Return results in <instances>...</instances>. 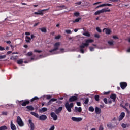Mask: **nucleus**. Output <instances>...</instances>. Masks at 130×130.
Instances as JSON below:
<instances>
[{
    "mask_svg": "<svg viewBox=\"0 0 130 130\" xmlns=\"http://www.w3.org/2000/svg\"><path fill=\"white\" fill-rule=\"evenodd\" d=\"M39 23H36L34 24V27H36V26H38Z\"/></svg>",
    "mask_w": 130,
    "mask_h": 130,
    "instance_id": "obj_63",
    "label": "nucleus"
},
{
    "mask_svg": "<svg viewBox=\"0 0 130 130\" xmlns=\"http://www.w3.org/2000/svg\"><path fill=\"white\" fill-rule=\"evenodd\" d=\"M39 119L40 120H46L47 119V116L45 115H42L39 116Z\"/></svg>",
    "mask_w": 130,
    "mask_h": 130,
    "instance_id": "obj_10",
    "label": "nucleus"
},
{
    "mask_svg": "<svg viewBox=\"0 0 130 130\" xmlns=\"http://www.w3.org/2000/svg\"><path fill=\"white\" fill-rule=\"evenodd\" d=\"M29 103H30V102L29 101H26L25 102H23L22 104V106H26V105H27V104H29Z\"/></svg>",
    "mask_w": 130,
    "mask_h": 130,
    "instance_id": "obj_23",
    "label": "nucleus"
},
{
    "mask_svg": "<svg viewBox=\"0 0 130 130\" xmlns=\"http://www.w3.org/2000/svg\"><path fill=\"white\" fill-rule=\"evenodd\" d=\"M95 111L96 114H100L101 112V109L98 108V107H96L95 108Z\"/></svg>",
    "mask_w": 130,
    "mask_h": 130,
    "instance_id": "obj_14",
    "label": "nucleus"
},
{
    "mask_svg": "<svg viewBox=\"0 0 130 130\" xmlns=\"http://www.w3.org/2000/svg\"><path fill=\"white\" fill-rule=\"evenodd\" d=\"M28 122H29V126L30 127V130H34L35 129V126L34 125V123H33V122H32V120L29 119L28 120Z\"/></svg>",
    "mask_w": 130,
    "mask_h": 130,
    "instance_id": "obj_7",
    "label": "nucleus"
},
{
    "mask_svg": "<svg viewBox=\"0 0 130 130\" xmlns=\"http://www.w3.org/2000/svg\"><path fill=\"white\" fill-rule=\"evenodd\" d=\"M96 31H98V32L99 33H101V32H102L101 29L100 28H99V27H97L96 28Z\"/></svg>",
    "mask_w": 130,
    "mask_h": 130,
    "instance_id": "obj_36",
    "label": "nucleus"
},
{
    "mask_svg": "<svg viewBox=\"0 0 130 130\" xmlns=\"http://www.w3.org/2000/svg\"><path fill=\"white\" fill-rule=\"evenodd\" d=\"M110 9H107L106 8H104L101 10H99L97 11H96L94 15V16H97L98 15H100V14H103V13H106V12H110Z\"/></svg>",
    "mask_w": 130,
    "mask_h": 130,
    "instance_id": "obj_3",
    "label": "nucleus"
},
{
    "mask_svg": "<svg viewBox=\"0 0 130 130\" xmlns=\"http://www.w3.org/2000/svg\"><path fill=\"white\" fill-rule=\"evenodd\" d=\"M16 58H16V56H13L11 57L10 59H11L12 60H15V59H16Z\"/></svg>",
    "mask_w": 130,
    "mask_h": 130,
    "instance_id": "obj_48",
    "label": "nucleus"
},
{
    "mask_svg": "<svg viewBox=\"0 0 130 130\" xmlns=\"http://www.w3.org/2000/svg\"><path fill=\"white\" fill-rule=\"evenodd\" d=\"M66 52V51H64V49H63V48L60 49L59 53H63V52Z\"/></svg>",
    "mask_w": 130,
    "mask_h": 130,
    "instance_id": "obj_35",
    "label": "nucleus"
},
{
    "mask_svg": "<svg viewBox=\"0 0 130 130\" xmlns=\"http://www.w3.org/2000/svg\"><path fill=\"white\" fill-rule=\"evenodd\" d=\"M40 112L42 113V112H45V111H47V108H42L40 110Z\"/></svg>",
    "mask_w": 130,
    "mask_h": 130,
    "instance_id": "obj_22",
    "label": "nucleus"
},
{
    "mask_svg": "<svg viewBox=\"0 0 130 130\" xmlns=\"http://www.w3.org/2000/svg\"><path fill=\"white\" fill-rule=\"evenodd\" d=\"M120 84L121 89H122L123 90V89L126 88L127 86V83H126V82H121Z\"/></svg>",
    "mask_w": 130,
    "mask_h": 130,
    "instance_id": "obj_11",
    "label": "nucleus"
},
{
    "mask_svg": "<svg viewBox=\"0 0 130 130\" xmlns=\"http://www.w3.org/2000/svg\"><path fill=\"white\" fill-rule=\"evenodd\" d=\"M88 110L89 111H90L91 112H94V107H93L92 106H90L88 108Z\"/></svg>",
    "mask_w": 130,
    "mask_h": 130,
    "instance_id": "obj_25",
    "label": "nucleus"
},
{
    "mask_svg": "<svg viewBox=\"0 0 130 130\" xmlns=\"http://www.w3.org/2000/svg\"><path fill=\"white\" fill-rule=\"evenodd\" d=\"M2 115H7L8 114V112H2Z\"/></svg>",
    "mask_w": 130,
    "mask_h": 130,
    "instance_id": "obj_50",
    "label": "nucleus"
},
{
    "mask_svg": "<svg viewBox=\"0 0 130 130\" xmlns=\"http://www.w3.org/2000/svg\"><path fill=\"white\" fill-rule=\"evenodd\" d=\"M34 38H35V36H34V35H31L30 39H33Z\"/></svg>",
    "mask_w": 130,
    "mask_h": 130,
    "instance_id": "obj_62",
    "label": "nucleus"
},
{
    "mask_svg": "<svg viewBox=\"0 0 130 130\" xmlns=\"http://www.w3.org/2000/svg\"><path fill=\"white\" fill-rule=\"evenodd\" d=\"M104 128L103 127V125H101L100 126L99 130H104Z\"/></svg>",
    "mask_w": 130,
    "mask_h": 130,
    "instance_id": "obj_51",
    "label": "nucleus"
},
{
    "mask_svg": "<svg viewBox=\"0 0 130 130\" xmlns=\"http://www.w3.org/2000/svg\"><path fill=\"white\" fill-rule=\"evenodd\" d=\"M65 107L66 109L69 112H71L72 111V107H74V104L73 103L70 104L67 102L65 104Z\"/></svg>",
    "mask_w": 130,
    "mask_h": 130,
    "instance_id": "obj_4",
    "label": "nucleus"
},
{
    "mask_svg": "<svg viewBox=\"0 0 130 130\" xmlns=\"http://www.w3.org/2000/svg\"><path fill=\"white\" fill-rule=\"evenodd\" d=\"M114 41H109L108 42V43L109 44V45H113Z\"/></svg>",
    "mask_w": 130,
    "mask_h": 130,
    "instance_id": "obj_34",
    "label": "nucleus"
},
{
    "mask_svg": "<svg viewBox=\"0 0 130 130\" xmlns=\"http://www.w3.org/2000/svg\"><path fill=\"white\" fill-rule=\"evenodd\" d=\"M25 39L26 42L30 43V41H31V38L28 36L25 37Z\"/></svg>",
    "mask_w": 130,
    "mask_h": 130,
    "instance_id": "obj_21",
    "label": "nucleus"
},
{
    "mask_svg": "<svg viewBox=\"0 0 130 130\" xmlns=\"http://www.w3.org/2000/svg\"><path fill=\"white\" fill-rule=\"evenodd\" d=\"M41 30L42 31V32H44V33H45L46 32V28H41Z\"/></svg>",
    "mask_w": 130,
    "mask_h": 130,
    "instance_id": "obj_41",
    "label": "nucleus"
},
{
    "mask_svg": "<svg viewBox=\"0 0 130 130\" xmlns=\"http://www.w3.org/2000/svg\"><path fill=\"white\" fill-rule=\"evenodd\" d=\"M65 32L67 33V34H71V33H72L71 30H65Z\"/></svg>",
    "mask_w": 130,
    "mask_h": 130,
    "instance_id": "obj_45",
    "label": "nucleus"
},
{
    "mask_svg": "<svg viewBox=\"0 0 130 130\" xmlns=\"http://www.w3.org/2000/svg\"><path fill=\"white\" fill-rule=\"evenodd\" d=\"M95 99L96 101H99V95H95Z\"/></svg>",
    "mask_w": 130,
    "mask_h": 130,
    "instance_id": "obj_42",
    "label": "nucleus"
},
{
    "mask_svg": "<svg viewBox=\"0 0 130 130\" xmlns=\"http://www.w3.org/2000/svg\"><path fill=\"white\" fill-rule=\"evenodd\" d=\"M38 12L39 13V15H43V11L42 10H39Z\"/></svg>",
    "mask_w": 130,
    "mask_h": 130,
    "instance_id": "obj_39",
    "label": "nucleus"
},
{
    "mask_svg": "<svg viewBox=\"0 0 130 130\" xmlns=\"http://www.w3.org/2000/svg\"><path fill=\"white\" fill-rule=\"evenodd\" d=\"M62 110V107H60L58 109L56 110L55 112L56 113H57V114H58V113H59V112H60V111H61Z\"/></svg>",
    "mask_w": 130,
    "mask_h": 130,
    "instance_id": "obj_18",
    "label": "nucleus"
},
{
    "mask_svg": "<svg viewBox=\"0 0 130 130\" xmlns=\"http://www.w3.org/2000/svg\"><path fill=\"white\" fill-rule=\"evenodd\" d=\"M74 16H75V17H79L80 16V13L79 12H75Z\"/></svg>",
    "mask_w": 130,
    "mask_h": 130,
    "instance_id": "obj_37",
    "label": "nucleus"
},
{
    "mask_svg": "<svg viewBox=\"0 0 130 130\" xmlns=\"http://www.w3.org/2000/svg\"><path fill=\"white\" fill-rule=\"evenodd\" d=\"M25 35H30V32H25Z\"/></svg>",
    "mask_w": 130,
    "mask_h": 130,
    "instance_id": "obj_64",
    "label": "nucleus"
},
{
    "mask_svg": "<svg viewBox=\"0 0 130 130\" xmlns=\"http://www.w3.org/2000/svg\"><path fill=\"white\" fill-rule=\"evenodd\" d=\"M103 32H105V33H106V34H110V33H111V30H110V29L109 28H104L103 29Z\"/></svg>",
    "mask_w": 130,
    "mask_h": 130,
    "instance_id": "obj_12",
    "label": "nucleus"
},
{
    "mask_svg": "<svg viewBox=\"0 0 130 130\" xmlns=\"http://www.w3.org/2000/svg\"><path fill=\"white\" fill-rule=\"evenodd\" d=\"M75 110L76 112H82V108L75 107Z\"/></svg>",
    "mask_w": 130,
    "mask_h": 130,
    "instance_id": "obj_16",
    "label": "nucleus"
},
{
    "mask_svg": "<svg viewBox=\"0 0 130 130\" xmlns=\"http://www.w3.org/2000/svg\"><path fill=\"white\" fill-rule=\"evenodd\" d=\"M0 50L1 51H3L5 50V48L2 47V46H0Z\"/></svg>",
    "mask_w": 130,
    "mask_h": 130,
    "instance_id": "obj_57",
    "label": "nucleus"
},
{
    "mask_svg": "<svg viewBox=\"0 0 130 130\" xmlns=\"http://www.w3.org/2000/svg\"><path fill=\"white\" fill-rule=\"evenodd\" d=\"M26 55H27V56H32V55H33V52H29L28 53H27Z\"/></svg>",
    "mask_w": 130,
    "mask_h": 130,
    "instance_id": "obj_33",
    "label": "nucleus"
},
{
    "mask_svg": "<svg viewBox=\"0 0 130 130\" xmlns=\"http://www.w3.org/2000/svg\"><path fill=\"white\" fill-rule=\"evenodd\" d=\"M55 127L54 126H52L51 127L49 128V130H54Z\"/></svg>",
    "mask_w": 130,
    "mask_h": 130,
    "instance_id": "obj_54",
    "label": "nucleus"
},
{
    "mask_svg": "<svg viewBox=\"0 0 130 130\" xmlns=\"http://www.w3.org/2000/svg\"><path fill=\"white\" fill-rule=\"evenodd\" d=\"M102 2H98L95 3H93V5H99V4H101Z\"/></svg>",
    "mask_w": 130,
    "mask_h": 130,
    "instance_id": "obj_55",
    "label": "nucleus"
},
{
    "mask_svg": "<svg viewBox=\"0 0 130 130\" xmlns=\"http://www.w3.org/2000/svg\"><path fill=\"white\" fill-rule=\"evenodd\" d=\"M83 35H84V36H87V37H90V36H91V35H90V33L89 32H84L83 34Z\"/></svg>",
    "mask_w": 130,
    "mask_h": 130,
    "instance_id": "obj_28",
    "label": "nucleus"
},
{
    "mask_svg": "<svg viewBox=\"0 0 130 130\" xmlns=\"http://www.w3.org/2000/svg\"><path fill=\"white\" fill-rule=\"evenodd\" d=\"M80 20H81V18H77L73 21V23H78V22H80Z\"/></svg>",
    "mask_w": 130,
    "mask_h": 130,
    "instance_id": "obj_32",
    "label": "nucleus"
},
{
    "mask_svg": "<svg viewBox=\"0 0 130 130\" xmlns=\"http://www.w3.org/2000/svg\"><path fill=\"white\" fill-rule=\"evenodd\" d=\"M17 122L19 126H23L24 125V122L20 116L17 117Z\"/></svg>",
    "mask_w": 130,
    "mask_h": 130,
    "instance_id": "obj_6",
    "label": "nucleus"
},
{
    "mask_svg": "<svg viewBox=\"0 0 130 130\" xmlns=\"http://www.w3.org/2000/svg\"><path fill=\"white\" fill-rule=\"evenodd\" d=\"M7 36L10 37V36H12V32H9L7 34Z\"/></svg>",
    "mask_w": 130,
    "mask_h": 130,
    "instance_id": "obj_60",
    "label": "nucleus"
},
{
    "mask_svg": "<svg viewBox=\"0 0 130 130\" xmlns=\"http://www.w3.org/2000/svg\"><path fill=\"white\" fill-rule=\"evenodd\" d=\"M18 64H22L23 63V59H21L17 61Z\"/></svg>",
    "mask_w": 130,
    "mask_h": 130,
    "instance_id": "obj_29",
    "label": "nucleus"
},
{
    "mask_svg": "<svg viewBox=\"0 0 130 130\" xmlns=\"http://www.w3.org/2000/svg\"><path fill=\"white\" fill-rule=\"evenodd\" d=\"M34 52H38V53H40V52H42V51L39 50H35Z\"/></svg>",
    "mask_w": 130,
    "mask_h": 130,
    "instance_id": "obj_47",
    "label": "nucleus"
},
{
    "mask_svg": "<svg viewBox=\"0 0 130 130\" xmlns=\"http://www.w3.org/2000/svg\"><path fill=\"white\" fill-rule=\"evenodd\" d=\"M26 108H27V109H29V110L30 111H32L34 109V108L32 106H28L26 107Z\"/></svg>",
    "mask_w": 130,
    "mask_h": 130,
    "instance_id": "obj_26",
    "label": "nucleus"
},
{
    "mask_svg": "<svg viewBox=\"0 0 130 130\" xmlns=\"http://www.w3.org/2000/svg\"><path fill=\"white\" fill-rule=\"evenodd\" d=\"M38 99H39V98L36 96L34 97L31 100V102H33L35 100H38Z\"/></svg>",
    "mask_w": 130,
    "mask_h": 130,
    "instance_id": "obj_31",
    "label": "nucleus"
},
{
    "mask_svg": "<svg viewBox=\"0 0 130 130\" xmlns=\"http://www.w3.org/2000/svg\"><path fill=\"white\" fill-rule=\"evenodd\" d=\"M51 116L52 117L53 120H57V115H56L54 112L51 113Z\"/></svg>",
    "mask_w": 130,
    "mask_h": 130,
    "instance_id": "obj_8",
    "label": "nucleus"
},
{
    "mask_svg": "<svg viewBox=\"0 0 130 130\" xmlns=\"http://www.w3.org/2000/svg\"><path fill=\"white\" fill-rule=\"evenodd\" d=\"M104 5V7H106V6H108V7H110V6H112V4H103Z\"/></svg>",
    "mask_w": 130,
    "mask_h": 130,
    "instance_id": "obj_40",
    "label": "nucleus"
},
{
    "mask_svg": "<svg viewBox=\"0 0 130 130\" xmlns=\"http://www.w3.org/2000/svg\"><path fill=\"white\" fill-rule=\"evenodd\" d=\"M121 126L123 128H126V124L124 123H122L121 125Z\"/></svg>",
    "mask_w": 130,
    "mask_h": 130,
    "instance_id": "obj_44",
    "label": "nucleus"
},
{
    "mask_svg": "<svg viewBox=\"0 0 130 130\" xmlns=\"http://www.w3.org/2000/svg\"><path fill=\"white\" fill-rule=\"evenodd\" d=\"M103 100H104V102H105V103L106 104H107V103H108L107 99L104 98Z\"/></svg>",
    "mask_w": 130,
    "mask_h": 130,
    "instance_id": "obj_52",
    "label": "nucleus"
},
{
    "mask_svg": "<svg viewBox=\"0 0 130 130\" xmlns=\"http://www.w3.org/2000/svg\"><path fill=\"white\" fill-rule=\"evenodd\" d=\"M94 37L96 38H100V35H99V34H95L94 35Z\"/></svg>",
    "mask_w": 130,
    "mask_h": 130,
    "instance_id": "obj_43",
    "label": "nucleus"
},
{
    "mask_svg": "<svg viewBox=\"0 0 130 130\" xmlns=\"http://www.w3.org/2000/svg\"><path fill=\"white\" fill-rule=\"evenodd\" d=\"M30 113L32 115H34V116H35V117H37V118H39V115H38V114H37L34 112H31Z\"/></svg>",
    "mask_w": 130,
    "mask_h": 130,
    "instance_id": "obj_19",
    "label": "nucleus"
},
{
    "mask_svg": "<svg viewBox=\"0 0 130 130\" xmlns=\"http://www.w3.org/2000/svg\"><path fill=\"white\" fill-rule=\"evenodd\" d=\"M113 38L114 39H118V37L117 36H113Z\"/></svg>",
    "mask_w": 130,
    "mask_h": 130,
    "instance_id": "obj_58",
    "label": "nucleus"
},
{
    "mask_svg": "<svg viewBox=\"0 0 130 130\" xmlns=\"http://www.w3.org/2000/svg\"><path fill=\"white\" fill-rule=\"evenodd\" d=\"M72 120L74 121L75 122H80L83 120V118L82 117H72L71 118Z\"/></svg>",
    "mask_w": 130,
    "mask_h": 130,
    "instance_id": "obj_5",
    "label": "nucleus"
},
{
    "mask_svg": "<svg viewBox=\"0 0 130 130\" xmlns=\"http://www.w3.org/2000/svg\"><path fill=\"white\" fill-rule=\"evenodd\" d=\"M11 128L12 130H17V127H16L15 124L13 123V121L11 122Z\"/></svg>",
    "mask_w": 130,
    "mask_h": 130,
    "instance_id": "obj_15",
    "label": "nucleus"
},
{
    "mask_svg": "<svg viewBox=\"0 0 130 130\" xmlns=\"http://www.w3.org/2000/svg\"><path fill=\"white\" fill-rule=\"evenodd\" d=\"M57 100V99H51L48 102V105H50V104H51V102H54V101H56Z\"/></svg>",
    "mask_w": 130,
    "mask_h": 130,
    "instance_id": "obj_20",
    "label": "nucleus"
},
{
    "mask_svg": "<svg viewBox=\"0 0 130 130\" xmlns=\"http://www.w3.org/2000/svg\"><path fill=\"white\" fill-rule=\"evenodd\" d=\"M107 126H108V127H109V128H113V127H114V126H112V124H108L107 125Z\"/></svg>",
    "mask_w": 130,
    "mask_h": 130,
    "instance_id": "obj_30",
    "label": "nucleus"
},
{
    "mask_svg": "<svg viewBox=\"0 0 130 130\" xmlns=\"http://www.w3.org/2000/svg\"><path fill=\"white\" fill-rule=\"evenodd\" d=\"M82 4V2H79L76 3V6H78V5H81Z\"/></svg>",
    "mask_w": 130,
    "mask_h": 130,
    "instance_id": "obj_59",
    "label": "nucleus"
},
{
    "mask_svg": "<svg viewBox=\"0 0 130 130\" xmlns=\"http://www.w3.org/2000/svg\"><path fill=\"white\" fill-rule=\"evenodd\" d=\"M52 97V95H44L43 96V98H46V99H50Z\"/></svg>",
    "mask_w": 130,
    "mask_h": 130,
    "instance_id": "obj_24",
    "label": "nucleus"
},
{
    "mask_svg": "<svg viewBox=\"0 0 130 130\" xmlns=\"http://www.w3.org/2000/svg\"><path fill=\"white\" fill-rule=\"evenodd\" d=\"M101 7H104V5H103V4H101V5H99V6H98L95 8V9H98V8H101Z\"/></svg>",
    "mask_w": 130,
    "mask_h": 130,
    "instance_id": "obj_49",
    "label": "nucleus"
},
{
    "mask_svg": "<svg viewBox=\"0 0 130 130\" xmlns=\"http://www.w3.org/2000/svg\"><path fill=\"white\" fill-rule=\"evenodd\" d=\"M6 55H0V59H4L5 58H6Z\"/></svg>",
    "mask_w": 130,
    "mask_h": 130,
    "instance_id": "obj_38",
    "label": "nucleus"
},
{
    "mask_svg": "<svg viewBox=\"0 0 130 130\" xmlns=\"http://www.w3.org/2000/svg\"><path fill=\"white\" fill-rule=\"evenodd\" d=\"M124 116H125V113L123 112L121 113L120 116H119V121H121V120L123 119Z\"/></svg>",
    "mask_w": 130,
    "mask_h": 130,
    "instance_id": "obj_9",
    "label": "nucleus"
},
{
    "mask_svg": "<svg viewBox=\"0 0 130 130\" xmlns=\"http://www.w3.org/2000/svg\"><path fill=\"white\" fill-rule=\"evenodd\" d=\"M88 103H89V99L87 98V99H86V100L84 102V103L85 104H88Z\"/></svg>",
    "mask_w": 130,
    "mask_h": 130,
    "instance_id": "obj_46",
    "label": "nucleus"
},
{
    "mask_svg": "<svg viewBox=\"0 0 130 130\" xmlns=\"http://www.w3.org/2000/svg\"><path fill=\"white\" fill-rule=\"evenodd\" d=\"M77 105H78V106H81V103L80 102H77Z\"/></svg>",
    "mask_w": 130,
    "mask_h": 130,
    "instance_id": "obj_61",
    "label": "nucleus"
},
{
    "mask_svg": "<svg viewBox=\"0 0 130 130\" xmlns=\"http://www.w3.org/2000/svg\"><path fill=\"white\" fill-rule=\"evenodd\" d=\"M8 129V127L6 126H2L0 127V130H6Z\"/></svg>",
    "mask_w": 130,
    "mask_h": 130,
    "instance_id": "obj_27",
    "label": "nucleus"
},
{
    "mask_svg": "<svg viewBox=\"0 0 130 130\" xmlns=\"http://www.w3.org/2000/svg\"><path fill=\"white\" fill-rule=\"evenodd\" d=\"M60 44H61V43L59 42L55 43L54 44V49L49 51L50 53H51V54H57L58 52L56 51L58 50V48H59Z\"/></svg>",
    "mask_w": 130,
    "mask_h": 130,
    "instance_id": "obj_2",
    "label": "nucleus"
},
{
    "mask_svg": "<svg viewBox=\"0 0 130 130\" xmlns=\"http://www.w3.org/2000/svg\"><path fill=\"white\" fill-rule=\"evenodd\" d=\"M110 98L113 100V101H115V99H116V94H112L110 96Z\"/></svg>",
    "mask_w": 130,
    "mask_h": 130,
    "instance_id": "obj_17",
    "label": "nucleus"
},
{
    "mask_svg": "<svg viewBox=\"0 0 130 130\" xmlns=\"http://www.w3.org/2000/svg\"><path fill=\"white\" fill-rule=\"evenodd\" d=\"M93 41H94V40L93 39H87L85 40V43H82L81 45L80 46V51L81 53H84L85 51L83 49L85 48V47H88L90 43H92Z\"/></svg>",
    "mask_w": 130,
    "mask_h": 130,
    "instance_id": "obj_1",
    "label": "nucleus"
},
{
    "mask_svg": "<svg viewBox=\"0 0 130 130\" xmlns=\"http://www.w3.org/2000/svg\"><path fill=\"white\" fill-rule=\"evenodd\" d=\"M89 49H90V51H94V48H93L92 47H90Z\"/></svg>",
    "mask_w": 130,
    "mask_h": 130,
    "instance_id": "obj_56",
    "label": "nucleus"
},
{
    "mask_svg": "<svg viewBox=\"0 0 130 130\" xmlns=\"http://www.w3.org/2000/svg\"><path fill=\"white\" fill-rule=\"evenodd\" d=\"M61 36L60 35H58L57 36L55 37V39H59L60 38Z\"/></svg>",
    "mask_w": 130,
    "mask_h": 130,
    "instance_id": "obj_53",
    "label": "nucleus"
},
{
    "mask_svg": "<svg viewBox=\"0 0 130 130\" xmlns=\"http://www.w3.org/2000/svg\"><path fill=\"white\" fill-rule=\"evenodd\" d=\"M78 100V98L77 96H72L69 99L70 102H73V101H76V100Z\"/></svg>",
    "mask_w": 130,
    "mask_h": 130,
    "instance_id": "obj_13",
    "label": "nucleus"
}]
</instances>
